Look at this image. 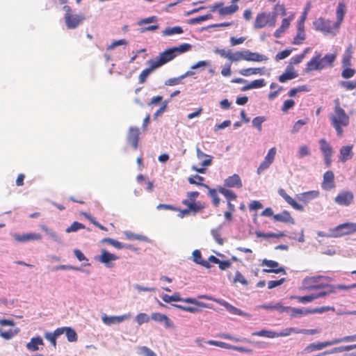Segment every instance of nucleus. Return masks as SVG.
Here are the masks:
<instances>
[{"mask_svg":"<svg viewBox=\"0 0 356 356\" xmlns=\"http://www.w3.org/2000/svg\"><path fill=\"white\" fill-rule=\"evenodd\" d=\"M331 124L336 130L338 136H343V127H346L349 125L350 118L346 114V111L341 108L339 99L334 100V113L330 117Z\"/></svg>","mask_w":356,"mask_h":356,"instance_id":"f257e3e1","label":"nucleus"},{"mask_svg":"<svg viewBox=\"0 0 356 356\" xmlns=\"http://www.w3.org/2000/svg\"><path fill=\"white\" fill-rule=\"evenodd\" d=\"M191 48V44L184 43L179 47H174L166 49L161 53L157 58L151 59L150 60L156 68H159L173 60L178 55L190 51Z\"/></svg>","mask_w":356,"mask_h":356,"instance_id":"f03ea898","label":"nucleus"},{"mask_svg":"<svg viewBox=\"0 0 356 356\" xmlns=\"http://www.w3.org/2000/svg\"><path fill=\"white\" fill-rule=\"evenodd\" d=\"M336 58L335 53L327 54L324 57H321V54H318L307 63L306 71L321 70L327 67H332Z\"/></svg>","mask_w":356,"mask_h":356,"instance_id":"7ed1b4c3","label":"nucleus"},{"mask_svg":"<svg viewBox=\"0 0 356 356\" xmlns=\"http://www.w3.org/2000/svg\"><path fill=\"white\" fill-rule=\"evenodd\" d=\"M313 26L316 31H321L324 34H331L335 35L339 28L336 27V24L332 23L330 20L323 17H319L313 22Z\"/></svg>","mask_w":356,"mask_h":356,"instance_id":"20e7f679","label":"nucleus"},{"mask_svg":"<svg viewBox=\"0 0 356 356\" xmlns=\"http://www.w3.org/2000/svg\"><path fill=\"white\" fill-rule=\"evenodd\" d=\"M276 24V15H273L270 13L265 12L259 13L257 15L254 23V28L255 29H260L268 25L270 27H274Z\"/></svg>","mask_w":356,"mask_h":356,"instance_id":"39448f33","label":"nucleus"},{"mask_svg":"<svg viewBox=\"0 0 356 356\" xmlns=\"http://www.w3.org/2000/svg\"><path fill=\"white\" fill-rule=\"evenodd\" d=\"M63 10L65 11L64 18L66 26L69 29H76L85 19L82 15L72 14V9L69 6H64Z\"/></svg>","mask_w":356,"mask_h":356,"instance_id":"423d86ee","label":"nucleus"},{"mask_svg":"<svg viewBox=\"0 0 356 356\" xmlns=\"http://www.w3.org/2000/svg\"><path fill=\"white\" fill-rule=\"evenodd\" d=\"M332 238L341 237L345 235H350L356 232V223L345 222L340 224L334 228L330 229Z\"/></svg>","mask_w":356,"mask_h":356,"instance_id":"0eeeda50","label":"nucleus"},{"mask_svg":"<svg viewBox=\"0 0 356 356\" xmlns=\"http://www.w3.org/2000/svg\"><path fill=\"white\" fill-rule=\"evenodd\" d=\"M199 195L200 193L197 191L188 192V198L183 200L181 202L184 205L192 210L194 213L202 211L204 208V205L200 202L195 201Z\"/></svg>","mask_w":356,"mask_h":356,"instance_id":"6e6552de","label":"nucleus"},{"mask_svg":"<svg viewBox=\"0 0 356 356\" xmlns=\"http://www.w3.org/2000/svg\"><path fill=\"white\" fill-rule=\"evenodd\" d=\"M199 298H204V299L209 300H213V301L217 302L218 304H219V305L223 306L224 307H225L226 309L230 314H232L233 315H237V316H246L247 315L242 310H241L240 309H238L237 307L230 305L229 302H227V301H225L224 300L216 299V298H212L211 296H207V295L200 296Z\"/></svg>","mask_w":356,"mask_h":356,"instance_id":"1a4fd4ad","label":"nucleus"},{"mask_svg":"<svg viewBox=\"0 0 356 356\" xmlns=\"http://www.w3.org/2000/svg\"><path fill=\"white\" fill-rule=\"evenodd\" d=\"M324 277L322 275L313 276V277H307L302 281L303 286L307 290H312L316 289H325V288H332V286L329 284H318V282Z\"/></svg>","mask_w":356,"mask_h":356,"instance_id":"9d476101","label":"nucleus"},{"mask_svg":"<svg viewBox=\"0 0 356 356\" xmlns=\"http://www.w3.org/2000/svg\"><path fill=\"white\" fill-rule=\"evenodd\" d=\"M223 2H219L216 3L211 9V12L218 10V13L221 16L230 15L235 13L238 10V6L236 4H231L229 6L224 7Z\"/></svg>","mask_w":356,"mask_h":356,"instance_id":"9b49d317","label":"nucleus"},{"mask_svg":"<svg viewBox=\"0 0 356 356\" xmlns=\"http://www.w3.org/2000/svg\"><path fill=\"white\" fill-rule=\"evenodd\" d=\"M335 345L334 340L323 342L312 343L308 344L302 351V355L309 354L312 352L321 350L327 346Z\"/></svg>","mask_w":356,"mask_h":356,"instance_id":"f8f14e48","label":"nucleus"},{"mask_svg":"<svg viewBox=\"0 0 356 356\" xmlns=\"http://www.w3.org/2000/svg\"><path fill=\"white\" fill-rule=\"evenodd\" d=\"M277 149L275 147L270 148L267 154L266 155L264 160L261 163L257 168V173L260 175L264 170L268 169L270 165L273 163Z\"/></svg>","mask_w":356,"mask_h":356,"instance_id":"ddd939ff","label":"nucleus"},{"mask_svg":"<svg viewBox=\"0 0 356 356\" xmlns=\"http://www.w3.org/2000/svg\"><path fill=\"white\" fill-rule=\"evenodd\" d=\"M262 266H266L268 268H264V273H283L286 274L285 269L283 267L280 266L278 262L273 260L264 259L262 261Z\"/></svg>","mask_w":356,"mask_h":356,"instance_id":"4468645a","label":"nucleus"},{"mask_svg":"<svg viewBox=\"0 0 356 356\" xmlns=\"http://www.w3.org/2000/svg\"><path fill=\"white\" fill-rule=\"evenodd\" d=\"M320 149L324 156L325 163L327 167H330L332 161V149L325 139L322 138L319 140Z\"/></svg>","mask_w":356,"mask_h":356,"instance_id":"2eb2a0df","label":"nucleus"},{"mask_svg":"<svg viewBox=\"0 0 356 356\" xmlns=\"http://www.w3.org/2000/svg\"><path fill=\"white\" fill-rule=\"evenodd\" d=\"M354 199L353 193L350 191H343L339 193L334 198V202L339 205L348 206Z\"/></svg>","mask_w":356,"mask_h":356,"instance_id":"dca6fc26","label":"nucleus"},{"mask_svg":"<svg viewBox=\"0 0 356 356\" xmlns=\"http://www.w3.org/2000/svg\"><path fill=\"white\" fill-rule=\"evenodd\" d=\"M334 175L331 170L325 172L323 175V180L321 187L325 191H330L335 188Z\"/></svg>","mask_w":356,"mask_h":356,"instance_id":"f3484780","label":"nucleus"},{"mask_svg":"<svg viewBox=\"0 0 356 356\" xmlns=\"http://www.w3.org/2000/svg\"><path fill=\"white\" fill-rule=\"evenodd\" d=\"M119 259L117 255L108 252L106 250H102V254L98 257V261L106 265V267L111 268L113 266L112 261Z\"/></svg>","mask_w":356,"mask_h":356,"instance_id":"a211bd4d","label":"nucleus"},{"mask_svg":"<svg viewBox=\"0 0 356 356\" xmlns=\"http://www.w3.org/2000/svg\"><path fill=\"white\" fill-rule=\"evenodd\" d=\"M139 136L140 130L138 127H131L129 128L127 140L128 143H129L134 149L138 148Z\"/></svg>","mask_w":356,"mask_h":356,"instance_id":"6ab92c4d","label":"nucleus"},{"mask_svg":"<svg viewBox=\"0 0 356 356\" xmlns=\"http://www.w3.org/2000/svg\"><path fill=\"white\" fill-rule=\"evenodd\" d=\"M243 60L247 61L261 62L266 61L268 57L265 55L256 52H252L250 50H243Z\"/></svg>","mask_w":356,"mask_h":356,"instance_id":"aec40b11","label":"nucleus"},{"mask_svg":"<svg viewBox=\"0 0 356 356\" xmlns=\"http://www.w3.org/2000/svg\"><path fill=\"white\" fill-rule=\"evenodd\" d=\"M130 314H124L122 316H104L102 317V321L105 324L107 325H111L115 323H120L127 319H129L131 318Z\"/></svg>","mask_w":356,"mask_h":356,"instance_id":"412c9836","label":"nucleus"},{"mask_svg":"<svg viewBox=\"0 0 356 356\" xmlns=\"http://www.w3.org/2000/svg\"><path fill=\"white\" fill-rule=\"evenodd\" d=\"M225 186L228 188H241L243 186V184L239 175L234 174L225 179Z\"/></svg>","mask_w":356,"mask_h":356,"instance_id":"4be33fe9","label":"nucleus"},{"mask_svg":"<svg viewBox=\"0 0 356 356\" xmlns=\"http://www.w3.org/2000/svg\"><path fill=\"white\" fill-rule=\"evenodd\" d=\"M278 193L284 200L291 205L293 209L298 211H302L303 207L297 203L291 196H289L283 188H280Z\"/></svg>","mask_w":356,"mask_h":356,"instance_id":"5701e85b","label":"nucleus"},{"mask_svg":"<svg viewBox=\"0 0 356 356\" xmlns=\"http://www.w3.org/2000/svg\"><path fill=\"white\" fill-rule=\"evenodd\" d=\"M346 12V6L343 2H339L338 3L337 10H336V17L337 21L334 22L336 24L337 28H340V26L343 20L344 15Z\"/></svg>","mask_w":356,"mask_h":356,"instance_id":"b1692460","label":"nucleus"},{"mask_svg":"<svg viewBox=\"0 0 356 356\" xmlns=\"http://www.w3.org/2000/svg\"><path fill=\"white\" fill-rule=\"evenodd\" d=\"M273 219L277 222H282L289 224H295V220L291 216V213L288 211H283L280 213H277L273 216Z\"/></svg>","mask_w":356,"mask_h":356,"instance_id":"393cba45","label":"nucleus"},{"mask_svg":"<svg viewBox=\"0 0 356 356\" xmlns=\"http://www.w3.org/2000/svg\"><path fill=\"white\" fill-rule=\"evenodd\" d=\"M15 239L21 243L26 242L29 241H38L42 238V236L40 234L38 233H29L25 234L22 235H15Z\"/></svg>","mask_w":356,"mask_h":356,"instance_id":"a878e982","label":"nucleus"},{"mask_svg":"<svg viewBox=\"0 0 356 356\" xmlns=\"http://www.w3.org/2000/svg\"><path fill=\"white\" fill-rule=\"evenodd\" d=\"M293 16H290L282 19L281 26L274 33V36L276 38H280L282 33L289 28Z\"/></svg>","mask_w":356,"mask_h":356,"instance_id":"bb28decb","label":"nucleus"},{"mask_svg":"<svg viewBox=\"0 0 356 356\" xmlns=\"http://www.w3.org/2000/svg\"><path fill=\"white\" fill-rule=\"evenodd\" d=\"M151 319L154 321L159 323H165V326L166 328H170L173 326L172 322L170 319L165 314L161 313H153L151 315Z\"/></svg>","mask_w":356,"mask_h":356,"instance_id":"cd10ccee","label":"nucleus"},{"mask_svg":"<svg viewBox=\"0 0 356 356\" xmlns=\"http://www.w3.org/2000/svg\"><path fill=\"white\" fill-rule=\"evenodd\" d=\"M172 301H181V302H186V303H191V304H194V305H198V306H201V307H207V304L204 303V302H198L197 300H196L195 298H180V296H179V293H175L174 294L172 295Z\"/></svg>","mask_w":356,"mask_h":356,"instance_id":"c85d7f7f","label":"nucleus"},{"mask_svg":"<svg viewBox=\"0 0 356 356\" xmlns=\"http://www.w3.org/2000/svg\"><path fill=\"white\" fill-rule=\"evenodd\" d=\"M265 73V67H250L242 69L239 71V74L244 76H249L253 74H264Z\"/></svg>","mask_w":356,"mask_h":356,"instance_id":"c756f323","label":"nucleus"},{"mask_svg":"<svg viewBox=\"0 0 356 356\" xmlns=\"http://www.w3.org/2000/svg\"><path fill=\"white\" fill-rule=\"evenodd\" d=\"M149 67L143 70L138 76V82L140 83H144L147 78L149 76V74L156 69H157L155 65L152 63V62L149 60Z\"/></svg>","mask_w":356,"mask_h":356,"instance_id":"7c9ffc66","label":"nucleus"},{"mask_svg":"<svg viewBox=\"0 0 356 356\" xmlns=\"http://www.w3.org/2000/svg\"><path fill=\"white\" fill-rule=\"evenodd\" d=\"M353 145H346L343 146L340 149V160L342 162H345L347 160L352 158L353 153Z\"/></svg>","mask_w":356,"mask_h":356,"instance_id":"2f4dec72","label":"nucleus"},{"mask_svg":"<svg viewBox=\"0 0 356 356\" xmlns=\"http://www.w3.org/2000/svg\"><path fill=\"white\" fill-rule=\"evenodd\" d=\"M43 344V340L40 337H33L26 344V348L31 352H35L39 350V346H42Z\"/></svg>","mask_w":356,"mask_h":356,"instance_id":"473e14b6","label":"nucleus"},{"mask_svg":"<svg viewBox=\"0 0 356 356\" xmlns=\"http://www.w3.org/2000/svg\"><path fill=\"white\" fill-rule=\"evenodd\" d=\"M193 259L194 262L197 264H200L207 268H210L211 265L209 264L210 261H205L202 258L201 252L198 250H195L193 252Z\"/></svg>","mask_w":356,"mask_h":356,"instance_id":"72a5a7b5","label":"nucleus"},{"mask_svg":"<svg viewBox=\"0 0 356 356\" xmlns=\"http://www.w3.org/2000/svg\"><path fill=\"white\" fill-rule=\"evenodd\" d=\"M209 261L218 264L219 268L222 270H227L232 266V263L229 261H220L213 255H211L209 257Z\"/></svg>","mask_w":356,"mask_h":356,"instance_id":"f704fd0d","label":"nucleus"},{"mask_svg":"<svg viewBox=\"0 0 356 356\" xmlns=\"http://www.w3.org/2000/svg\"><path fill=\"white\" fill-rule=\"evenodd\" d=\"M353 56V47L350 44L346 49L342 58L343 67H350L351 65V59Z\"/></svg>","mask_w":356,"mask_h":356,"instance_id":"c9c22d12","label":"nucleus"},{"mask_svg":"<svg viewBox=\"0 0 356 356\" xmlns=\"http://www.w3.org/2000/svg\"><path fill=\"white\" fill-rule=\"evenodd\" d=\"M218 191L220 193L225 196V197L227 199V201L235 200L237 197L236 194L234 191L226 188L224 186H219L218 188Z\"/></svg>","mask_w":356,"mask_h":356,"instance_id":"e433bc0d","label":"nucleus"},{"mask_svg":"<svg viewBox=\"0 0 356 356\" xmlns=\"http://www.w3.org/2000/svg\"><path fill=\"white\" fill-rule=\"evenodd\" d=\"M318 195H319L318 191H308V192H305V193H302L300 194L299 199H300V200H301L302 202H308L310 200L317 197L318 196Z\"/></svg>","mask_w":356,"mask_h":356,"instance_id":"4c0bfd02","label":"nucleus"},{"mask_svg":"<svg viewBox=\"0 0 356 356\" xmlns=\"http://www.w3.org/2000/svg\"><path fill=\"white\" fill-rule=\"evenodd\" d=\"M298 76V74L293 70H289L288 69L279 76V81L281 83H284L288 80H291L295 79Z\"/></svg>","mask_w":356,"mask_h":356,"instance_id":"58836bf2","label":"nucleus"},{"mask_svg":"<svg viewBox=\"0 0 356 356\" xmlns=\"http://www.w3.org/2000/svg\"><path fill=\"white\" fill-rule=\"evenodd\" d=\"M256 235L258 238H282L286 236L285 233L283 232H280L279 233H264L261 232H257Z\"/></svg>","mask_w":356,"mask_h":356,"instance_id":"ea45409f","label":"nucleus"},{"mask_svg":"<svg viewBox=\"0 0 356 356\" xmlns=\"http://www.w3.org/2000/svg\"><path fill=\"white\" fill-rule=\"evenodd\" d=\"M252 334V336L262 337L270 339L276 338L275 332L272 330H261L257 332H254Z\"/></svg>","mask_w":356,"mask_h":356,"instance_id":"a19ab883","label":"nucleus"},{"mask_svg":"<svg viewBox=\"0 0 356 356\" xmlns=\"http://www.w3.org/2000/svg\"><path fill=\"white\" fill-rule=\"evenodd\" d=\"M184 32L181 26L168 27L163 31V35L181 34Z\"/></svg>","mask_w":356,"mask_h":356,"instance_id":"79ce46f5","label":"nucleus"},{"mask_svg":"<svg viewBox=\"0 0 356 356\" xmlns=\"http://www.w3.org/2000/svg\"><path fill=\"white\" fill-rule=\"evenodd\" d=\"M102 242L107 243L110 244L111 245L115 247L117 249H122V248H124L131 249V245H122L118 241H116L115 239L110 238H106L103 239Z\"/></svg>","mask_w":356,"mask_h":356,"instance_id":"37998d69","label":"nucleus"},{"mask_svg":"<svg viewBox=\"0 0 356 356\" xmlns=\"http://www.w3.org/2000/svg\"><path fill=\"white\" fill-rule=\"evenodd\" d=\"M67 340L70 342H75L78 339L77 334L74 329L70 327H65V331Z\"/></svg>","mask_w":356,"mask_h":356,"instance_id":"c03bdc74","label":"nucleus"},{"mask_svg":"<svg viewBox=\"0 0 356 356\" xmlns=\"http://www.w3.org/2000/svg\"><path fill=\"white\" fill-rule=\"evenodd\" d=\"M290 316L292 318L297 317L298 316H302L309 314V309H302L300 308L291 307L289 309Z\"/></svg>","mask_w":356,"mask_h":356,"instance_id":"a18cd8bd","label":"nucleus"},{"mask_svg":"<svg viewBox=\"0 0 356 356\" xmlns=\"http://www.w3.org/2000/svg\"><path fill=\"white\" fill-rule=\"evenodd\" d=\"M298 329L295 327H287L286 329L282 330L280 332H275L276 338L282 337H288L292 333L298 334Z\"/></svg>","mask_w":356,"mask_h":356,"instance_id":"49530a36","label":"nucleus"},{"mask_svg":"<svg viewBox=\"0 0 356 356\" xmlns=\"http://www.w3.org/2000/svg\"><path fill=\"white\" fill-rule=\"evenodd\" d=\"M188 180L191 184L202 186L207 188H209V186L207 184L202 183V181H204V177H202L201 176L195 175L194 177H189Z\"/></svg>","mask_w":356,"mask_h":356,"instance_id":"de8ad7c7","label":"nucleus"},{"mask_svg":"<svg viewBox=\"0 0 356 356\" xmlns=\"http://www.w3.org/2000/svg\"><path fill=\"white\" fill-rule=\"evenodd\" d=\"M85 225L77 221H74L70 227H68L65 232L67 233L74 232L81 229H85Z\"/></svg>","mask_w":356,"mask_h":356,"instance_id":"09e8293b","label":"nucleus"},{"mask_svg":"<svg viewBox=\"0 0 356 356\" xmlns=\"http://www.w3.org/2000/svg\"><path fill=\"white\" fill-rule=\"evenodd\" d=\"M266 121V118L264 116H258L252 120V125L257 129L259 131L262 130V123Z\"/></svg>","mask_w":356,"mask_h":356,"instance_id":"8fccbe9b","label":"nucleus"},{"mask_svg":"<svg viewBox=\"0 0 356 356\" xmlns=\"http://www.w3.org/2000/svg\"><path fill=\"white\" fill-rule=\"evenodd\" d=\"M209 195L212 199V202L214 206L218 207L220 204V198L218 196L217 191L214 188H210L209 187Z\"/></svg>","mask_w":356,"mask_h":356,"instance_id":"3c124183","label":"nucleus"},{"mask_svg":"<svg viewBox=\"0 0 356 356\" xmlns=\"http://www.w3.org/2000/svg\"><path fill=\"white\" fill-rule=\"evenodd\" d=\"M229 60L232 62H237L243 60V51H238L235 53H233L231 51Z\"/></svg>","mask_w":356,"mask_h":356,"instance_id":"603ef678","label":"nucleus"},{"mask_svg":"<svg viewBox=\"0 0 356 356\" xmlns=\"http://www.w3.org/2000/svg\"><path fill=\"white\" fill-rule=\"evenodd\" d=\"M150 320L149 316L145 313H140L136 316V321L138 325L148 323Z\"/></svg>","mask_w":356,"mask_h":356,"instance_id":"864d4df0","label":"nucleus"},{"mask_svg":"<svg viewBox=\"0 0 356 356\" xmlns=\"http://www.w3.org/2000/svg\"><path fill=\"white\" fill-rule=\"evenodd\" d=\"M294 298L296 299L299 302L306 303L316 299V296H314V294H311L305 296H295Z\"/></svg>","mask_w":356,"mask_h":356,"instance_id":"5fc2aeb1","label":"nucleus"},{"mask_svg":"<svg viewBox=\"0 0 356 356\" xmlns=\"http://www.w3.org/2000/svg\"><path fill=\"white\" fill-rule=\"evenodd\" d=\"M305 39V31H297V34L296 37L293 38V44H300L303 40Z\"/></svg>","mask_w":356,"mask_h":356,"instance_id":"6e6d98bb","label":"nucleus"},{"mask_svg":"<svg viewBox=\"0 0 356 356\" xmlns=\"http://www.w3.org/2000/svg\"><path fill=\"white\" fill-rule=\"evenodd\" d=\"M138 354L144 356H156V353L146 346L139 348Z\"/></svg>","mask_w":356,"mask_h":356,"instance_id":"4d7b16f0","label":"nucleus"},{"mask_svg":"<svg viewBox=\"0 0 356 356\" xmlns=\"http://www.w3.org/2000/svg\"><path fill=\"white\" fill-rule=\"evenodd\" d=\"M344 70L341 72V76L344 79H349L354 76L355 74V70L354 69H351L349 67H343Z\"/></svg>","mask_w":356,"mask_h":356,"instance_id":"13d9d810","label":"nucleus"},{"mask_svg":"<svg viewBox=\"0 0 356 356\" xmlns=\"http://www.w3.org/2000/svg\"><path fill=\"white\" fill-rule=\"evenodd\" d=\"M234 282H240L243 285H248V282L246 280V279L244 277V276L239 272L236 271L235 274V277L234 279Z\"/></svg>","mask_w":356,"mask_h":356,"instance_id":"bf43d9fd","label":"nucleus"},{"mask_svg":"<svg viewBox=\"0 0 356 356\" xmlns=\"http://www.w3.org/2000/svg\"><path fill=\"white\" fill-rule=\"evenodd\" d=\"M334 340L335 344H338L341 342L355 341H356V334L354 335L346 336L339 339H335Z\"/></svg>","mask_w":356,"mask_h":356,"instance_id":"052dcab7","label":"nucleus"},{"mask_svg":"<svg viewBox=\"0 0 356 356\" xmlns=\"http://www.w3.org/2000/svg\"><path fill=\"white\" fill-rule=\"evenodd\" d=\"M211 234L213 239L216 241L217 243L219 245H222L224 243V240L220 236V231L218 229H213L211 231Z\"/></svg>","mask_w":356,"mask_h":356,"instance_id":"680f3d73","label":"nucleus"},{"mask_svg":"<svg viewBox=\"0 0 356 356\" xmlns=\"http://www.w3.org/2000/svg\"><path fill=\"white\" fill-rule=\"evenodd\" d=\"M295 104V102L293 99H286L284 101L282 107V111L284 113L287 112L289 109L292 108Z\"/></svg>","mask_w":356,"mask_h":356,"instance_id":"e2e57ef3","label":"nucleus"},{"mask_svg":"<svg viewBox=\"0 0 356 356\" xmlns=\"http://www.w3.org/2000/svg\"><path fill=\"white\" fill-rule=\"evenodd\" d=\"M285 278H281L279 280H270L268 282V288L269 289L275 288L282 285L285 282Z\"/></svg>","mask_w":356,"mask_h":356,"instance_id":"0e129e2a","label":"nucleus"},{"mask_svg":"<svg viewBox=\"0 0 356 356\" xmlns=\"http://www.w3.org/2000/svg\"><path fill=\"white\" fill-rule=\"evenodd\" d=\"M214 52L218 55H220L221 57L229 59L230 52L231 50H225L224 49H219L216 48L214 49Z\"/></svg>","mask_w":356,"mask_h":356,"instance_id":"69168bd1","label":"nucleus"},{"mask_svg":"<svg viewBox=\"0 0 356 356\" xmlns=\"http://www.w3.org/2000/svg\"><path fill=\"white\" fill-rule=\"evenodd\" d=\"M251 88H262L266 85L265 80L264 79L254 80L250 82Z\"/></svg>","mask_w":356,"mask_h":356,"instance_id":"338daca9","label":"nucleus"},{"mask_svg":"<svg viewBox=\"0 0 356 356\" xmlns=\"http://www.w3.org/2000/svg\"><path fill=\"white\" fill-rule=\"evenodd\" d=\"M341 85L346 90H351L356 88V81H342L341 83Z\"/></svg>","mask_w":356,"mask_h":356,"instance_id":"774afa93","label":"nucleus"}]
</instances>
